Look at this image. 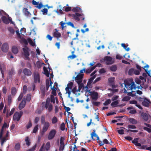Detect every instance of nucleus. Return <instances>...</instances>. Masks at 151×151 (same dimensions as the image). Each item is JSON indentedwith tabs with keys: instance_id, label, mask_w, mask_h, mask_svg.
<instances>
[{
	"instance_id": "8",
	"label": "nucleus",
	"mask_w": 151,
	"mask_h": 151,
	"mask_svg": "<svg viewBox=\"0 0 151 151\" xmlns=\"http://www.w3.org/2000/svg\"><path fill=\"white\" fill-rule=\"evenodd\" d=\"M104 60L106 61V63L107 65L112 64L114 63V61L112 60V58L109 56H106L104 58Z\"/></svg>"
},
{
	"instance_id": "18",
	"label": "nucleus",
	"mask_w": 151,
	"mask_h": 151,
	"mask_svg": "<svg viewBox=\"0 0 151 151\" xmlns=\"http://www.w3.org/2000/svg\"><path fill=\"white\" fill-rule=\"evenodd\" d=\"M91 98L93 100H97L98 98V93L97 92H95L91 96Z\"/></svg>"
},
{
	"instance_id": "64",
	"label": "nucleus",
	"mask_w": 151,
	"mask_h": 151,
	"mask_svg": "<svg viewBox=\"0 0 151 151\" xmlns=\"http://www.w3.org/2000/svg\"><path fill=\"white\" fill-rule=\"evenodd\" d=\"M43 6V5L41 3L38 4V5H36L35 7L39 9H40Z\"/></svg>"
},
{
	"instance_id": "47",
	"label": "nucleus",
	"mask_w": 151,
	"mask_h": 151,
	"mask_svg": "<svg viewBox=\"0 0 151 151\" xmlns=\"http://www.w3.org/2000/svg\"><path fill=\"white\" fill-rule=\"evenodd\" d=\"M131 98L128 96H126L124 97L123 99H122V101H129L130 100Z\"/></svg>"
},
{
	"instance_id": "45",
	"label": "nucleus",
	"mask_w": 151,
	"mask_h": 151,
	"mask_svg": "<svg viewBox=\"0 0 151 151\" xmlns=\"http://www.w3.org/2000/svg\"><path fill=\"white\" fill-rule=\"evenodd\" d=\"M66 91V93H68V97L72 99V97H70V94L71 93L72 90H65Z\"/></svg>"
},
{
	"instance_id": "29",
	"label": "nucleus",
	"mask_w": 151,
	"mask_h": 151,
	"mask_svg": "<svg viewBox=\"0 0 151 151\" xmlns=\"http://www.w3.org/2000/svg\"><path fill=\"white\" fill-rule=\"evenodd\" d=\"M50 99L49 98H47L46 100V102L45 104V107L46 109H47L50 104Z\"/></svg>"
},
{
	"instance_id": "46",
	"label": "nucleus",
	"mask_w": 151,
	"mask_h": 151,
	"mask_svg": "<svg viewBox=\"0 0 151 151\" xmlns=\"http://www.w3.org/2000/svg\"><path fill=\"white\" fill-rule=\"evenodd\" d=\"M121 46L126 51H128L130 49L129 47H127L126 46L125 44L124 43H122L121 44Z\"/></svg>"
},
{
	"instance_id": "36",
	"label": "nucleus",
	"mask_w": 151,
	"mask_h": 151,
	"mask_svg": "<svg viewBox=\"0 0 151 151\" xmlns=\"http://www.w3.org/2000/svg\"><path fill=\"white\" fill-rule=\"evenodd\" d=\"M25 141L26 142V144L27 146H29L30 145V142L29 141V139L28 137H26Z\"/></svg>"
},
{
	"instance_id": "62",
	"label": "nucleus",
	"mask_w": 151,
	"mask_h": 151,
	"mask_svg": "<svg viewBox=\"0 0 151 151\" xmlns=\"http://www.w3.org/2000/svg\"><path fill=\"white\" fill-rule=\"evenodd\" d=\"M68 25L71 26L73 28H75V27L73 23L71 22H69L66 23Z\"/></svg>"
},
{
	"instance_id": "21",
	"label": "nucleus",
	"mask_w": 151,
	"mask_h": 151,
	"mask_svg": "<svg viewBox=\"0 0 151 151\" xmlns=\"http://www.w3.org/2000/svg\"><path fill=\"white\" fill-rule=\"evenodd\" d=\"M95 130H94L93 132H92L91 134V137L93 140L95 139L93 138V137H96V139L98 140L99 139V137L96 134V133H95Z\"/></svg>"
},
{
	"instance_id": "33",
	"label": "nucleus",
	"mask_w": 151,
	"mask_h": 151,
	"mask_svg": "<svg viewBox=\"0 0 151 151\" xmlns=\"http://www.w3.org/2000/svg\"><path fill=\"white\" fill-rule=\"evenodd\" d=\"M94 69V67H92L87 69L86 70L85 72L86 73H89Z\"/></svg>"
},
{
	"instance_id": "63",
	"label": "nucleus",
	"mask_w": 151,
	"mask_h": 151,
	"mask_svg": "<svg viewBox=\"0 0 151 151\" xmlns=\"http://www.w3.org/2000/svg\"><path fill=\"white\" fill-rule=\"evenodd\" d=\"M37 145L35 144L31 148L27 150L26 151H34L36 148Z\"/></svg>"
},
{
	"instance_id": "5",
	"label": "nucleus",
	"mask_w": 151,
	"mask_h": 151,
	"mask_svg": "<svg viewBox=\"0 0 151 151\" xmlns=\"http://www.w3.org/2000/svg\"><path fill=\"white\" fill-rule=\"evenodd\" d=\"M56 133V130L55 129H52L49 132L48 137V140H51L52 139L55 137Z\"/></svg>"
},
{
	"instance_id": "28",
	"label": "nucleus",
	"mask_w": 151,
	"mask_h": 151,
	"mask_svg": "<svg viewBox=\"0 0 151 151\" xmlns=\"http://www.w3.org/2000/svg\"><path fill=\"white\" fill-rule=\"evenodd\" d=\"M129 121L131 123L133 124H136L137 123V121L135 119L132 118H130L129 119Z\"/></svg>"
},
{
	"instance_id": "40",
	"label": "nucleus",
	"mask_w": 151,
	"mask_h": 151,
	"mask_svg": "<svg viewBox=\"0 0 151 151\" xmlns=\"http://www.w3.org/2000/svg\"><path fill=\"white\" fill-rule=\"evenodd\" d=\"M7 139L6 138V137H4L2 138L1 139V145L2 146H3L4 143V142H5L7 139Z\"/></svg>"
},
{
	"instance_id": "17",
	"label": "nucleus",
	"mask_w": 151,
	"mask_h": 151,
	"mask_svg": "<svg viewBox=\"0 0 151 151\" xmlns=\"http://www.w3.org/2000/svg\"><path fill=\"white\" fill-rule=\"evenodd\" d=\"M130 83H131V88L132 89V90L133 89L135 90L137 88V87L136 86V85L135 84L134 82L132 80H130Z\"/></svg>"
},
{
	"instance_id": "23",
	"label": "nucleus",
	"mask_w": 151,
	"mask_h": 151,
	"mask_svg": "<svg viewBox=\"0 0 151 151\" xmlns=\"http://www.w3.org/2000/svg\"><path fill=\"white\" fill-rule=\"evenodd\" d=\"M73 84L72 82L68 83L67 84V86L65 88V90H72Z\"/></svg>"
},
{
	"instance_id": "2",
	"label": "nucleus",
	"mask_w": 151,
	"mask_h": 151,
	"mask_svg": "<svg viewBox=\"0 0 151 151\" xmlns=\"http://www.w3.org/2000/svg\"><path fill=\"white\" fill-rule=\"evenodd\" d=\"M71 16L75 20L78 21H79L80 20L79 18V17H81L83 20H84L85 19L84 15L83 14H80L77 13H76L75 14H72Z\"/></svg>"
},
{
	"instance_id": "42",
	"label": "nucleus",
	"mask_w": 151,
	"mask_h": 151,
	"mask_svg": "<svg viewBox=\"0 0 151 151\" xmlns=\"http://www.w3.org/2000/svg\"><path fill=\"white\" fill-rule=\"evenodd\" d=\"M38 126L39 125L37 124L34 127L33 131V133H36L37 132L38 130Z\"/></svg>"
},
{
	"instance_id": "15",
	"label": "nucleus",
	"mask_w": 151,
	"mask_h": 151,
	"mask_svg": "<svg viewBox=\"0 0 151 151\" xmlns=\"http://www.w3.org/2000/svg\"><path fill=\"white\" fill-rule=\"evenodd\" d=\"M9 49V47L7 43L4 44L1 47V50L2 51L5 52H7Z\"/></svg>"
},
{
	"instance_id": "52",
	"label": "nucleus",
	"mask_w": 151,
	"mask_h": 151,
	"mask_svg": "<svg viewBox=\"0 0 151 151\" xmlns=\"http://www.w3.org/2000/svg\"><path fill=\"white\" fill-rule=\"evenodd\" d=\"M65 125L64 123H63L60 124V129L62 131H63L65 129Z\"/></svg>"
},
{
	"instance_id": "58",
	"label": "nucleus",
	"mask_w": 151,
	"mask_h": 151,
	"mask_svg": "<svg viewBox=\"0 0 151 151\" xmlns=\"http://www.w3.org/2000/svg\"><path fill=\"white\" fill-rule=\"evenodd\" d=\"M127 127L129 129H135L136 128V127L134 125H128L127 126Z\"/></svg>"
},
{
	"instance_id": "38",
	"label": "nucleus",
	"mask_w": 151,
	"mask_h": 151,
	"mask_svg": "<svg viewBox=\"0 0 151 151\" xmlns=\"http://www.w3.org/2000/svg\"><path fill=\"white\" fill-rule=\"evenodd\" d=\"M58 121V119L55 116H54L52 119V123L55 124Z\"/></svg>"
},
{
	"instance_id": "4",
	"label": "nucleus",
	"mask_w": 151,
	"mask_h": 151,
	"mask_svg": "<svg viewBox=\"0 0 151 151\" xmlns=\"http://www.w3.org/2000/svg\"><path fill=\"white\" fill-rule=\"evenodd\" d=\"M139 99H140V101H142L141 99L143 100L142 103V105L145 107H148L150 106V104H151V101H150V99H148L146 98H145L143 99L140 97L139 98Z\"/></svg>"
},
{
	"instance_id": "12",
	"label": "nucleus",
	"mask_w": 151,
	"mask_h": 151,
	"mask_svg": "<svg viewBox=\"0 0 151 151\" xmlns=\"http://www.w3.org/2000/svg\"><path fill=\"white\" fill-rule=\"evenodd\" d=\"M26 103V100L25 98H23L22 99L21 103L19 105V109L20 110L22 109L25 106Z\"/></svg>"
},
{
	"instance_id": "48",
	"label": "nucleus",
	"mask_w": 151,
	"mask_h": 151,
	"mask_svg": "<svg viewBox=\"0 0 151 151\" xmlns=\"http://www.w3.org/2000/svg\"><path fill=\"white\" fill-rule=\"evenodd\" d=\"M41 124H43L45 122V118L44 115H42L41 116Z\"/></svg>"
},
{
	"instance_id": "3",
	"label": "nucleus",
	"mask_w": 151,
	"mask_h": 151,
	"mask_svg": "<svg viewBox=\"0 0 151 151\" xmlns=\"http://www.w3.org/2000/svg\"><path fill=\"white\" fill-rule=\"evenodd\" d=\"M43 124L42 130L41 132V134L42 135L44 134L47 131L50 126V124L48 122H46Z\"/></svg>"
},
{
	"instance_id": "19",
	"label": "nucleus",
	"mask_w": 151,
	"mask_h": 151,
	"mask_svg": "<svg viewBox=\"0 0 151 151\" xmlns=\"http://www.w3.org/2000/svg\"><path fill=\"white\" fill-rule=\"evenodd\" d=\"M8 74L10 78H12V75H14L15 74L14 70V68H12L10 70H9Z\"/></svg>"
},
{
	"instance_id": "22",
	"label": "nucleus",
	"mask_w": 151,
	"mask_h": 151,
	"mask_svg": "<svg viewBox=\"0 0 151 151\" xmlns=\"http://www.w3.org/2000/svg\"><path fill=\"white\" fill-rule=\"evenodd\" d=\"M17 91V90L14 87H13L11 89V93L12 96H14Z\"/></svg>"
},
{
	"instance_id": "51",
	"label": "nucleus",
	"mask_w": 151,
	"mask_h": 151,
	"mask_svg": "<svg viewBox=\"0 0 151 151\" xmlns=\"http://www.w3.org/2000/svg\"><path fill=\"white\" fill-rule=\"evenodd\" d=\"M32 123H31V121L29 120L28 124L26 125V128L27 129H29L32 126Z\"/></svg>"
},
{
	"instance_id": "44",
	"label": "nucleus",
	"mask_w": 151,
	"mask_h": 151,
	"mask_svg": "<svg viewBox=\"0 0 151 151\" xmlns=\"http://www.w3.org/2000/svg\"><path fill=\"white\" fill-rule=\"evenodd\" d=\"M20 146L19 144H17L15 146L14 148L16 151L19 150L20 149Z\"/></svg>"
},
{
	"instance_id": "25",
	"label": "nucleus",
	"mask_w": 151,
	"mask_h": 151,
	"mask_svg": "<svg viewBox=\"0 0 151 151\" xmlns=\"http://www.w3.org/2000/svg\"><path fill=\"white\" fill-rule=\"evenodd\" d=\"M22 11L23 12L26 16H28L30 14L29 12L28 11V9L27 8H23Z\"/></svg>"
},
{
	"instance_id": "59",
	"label": "nucleus",
	"mask_w": 151,
	"mask_h": 151,
	"mask_svg": "<svg viewBox=\"0 0 151 151\" xmlns=\"http://www.w3.org/2000/svg\"><path fill=\"white\" fill-rule=\"evenodd\" d=\"M9 127V125H8L5 122L4 123L3 125L2 126L1 129L4 130V129L5 128H8Z\"/></svg>"
},
{
	"instance_id": "10",
	"label": "nucleus",
	"mask_w": 151,
	"mask_h": 151,
	"mask_svg": "<svg viewBox=\"0 0 151 151\" xmlns=\"http://www.w3.org/2000/svg\"><path fill=\"white\" fill-rule=\"evenodd\" d=\"M125 87L128 90H132L130 80H125L124 81Z\"/></svg>"
},
{
	"instance_id": "30",
	"label": "nucleus",
	"mask_w": 151,
	"mask_h": 151,
	"mask_svg": "<svg viewBox=\"0 0 151 151\" xmlns=\"http://www.w3.org/2000/svg\"><path fill=\"white\" fill-rule=\"evenodd\" d=\"M43 70L44 72V74H45L47 77H49V73L47 69L45 67H43Z\"/></svg>"
},
{
	"instance_id": "35",
	"label": "nucleus",
	"mask_w": 151,
	"mask_h": 151,
	"mask_svg": "<svg viewBox=\"0 0 151 151\" xmlns=\"http://www.w3.org/2000/svg\"><path fill=\"white\" fill-rule=\"evenodd\" d=\"M119 102L118 100H116L112 102L111 104V106L113 107H114L116 106V105L118 104Z\"/></svg>"
},
{
	"instance_id": "54",
	"label": "nucleus",
	"mask_w": 151,
	"mask_h": 151,
	"mask_svg": "<svg viewBox=\"0 0 151 151\" xmlns=\"http://www.w3.org/2000/svg\"><path fill=\"white\" fill-rule=\"evenodd\" d=\"M27 90V87L26 85H24L23 87V93L25 94Z\"/></svg>"
},
{
	"instance_id": "24",
	"label": "nucleus",
	"mask_w": 151,
	"mask_h": 151,
	"mask_svg": "<svg viewBox=\"0 0 151 151\" xmlns=\"http://www.w3.org/2000/svg\"><path fill=\"white\" fill-rule=\"evenodd\" d=\"M72 11L73 12H81L82 10L79 7H76L73 8L72 9Z\"/></svg>"
},
{
	"instance_id": "16",
	"label": "nucleus",
	"mask_w": 151,
	"mask_h": 151,
	"mask_svg": "<svg viewBox=\"0 0 151 151\" xmlns=\"http://www.w3.org/2000/svg\"><path fill=\"white\" fill-rule=\"evenodd\" d=\"M141 116L142 119L145 121H147L149 119L150 116L146 113L142 112L141 114Z\"/></svg>"
},
{
	"instance_id": "37",
	"label": "nucleus",
	"mask_w": 151,
	"mask_h": 151,
	"mask_svg": "<svg viewBox=\"0 0 151 151\" xmlns=\"http://www.w3.org/2000/svg\"><path fill=\"white\" fill-rule=\"evenodd\" d=\"M28 41L29 44L32 46L34 47L35 46V44L33 42V41L30 38L28 39Z\"/></svg>"
},
{
	"instance_id": "14",
	"label": "nucleus",
	"mask_w": 151,
	"mask_h": 151,
	"mask_svg": "<svg viewBox=\"0 0 151 151\" xmlns=\"http://www.w3.org/2000/svg\"><path fill=\"white\" fill-rule=\"evenodd\" d=\"M53 35L54 37L58 38L61 37V34L56 29L53 30Z\"/></svg>"
},
{
	"instance_id": "56",
	"label": "nucleus",
	"mask_w": 151,
	"mask_h": 151,
	"mask_svg": "<svg viewBox=\"0 0 151 151\" xmlns=\"http://www.w3.org/2000/svg\"><path fill=\"white\" fill-rule=\"evenodd\" d=\"M4 65L3 64H0V70L1 72L4 71Z\"/></svg>"
},
{
	"instance_id": "7",
	"label": "nucleus",
	"mask_w": 151,
	"mask_h": 151,
	"mask_svg": "<svg viewBox=\"0 0 151 151\" xmlns=\"http://www.w3.org/2000/svg\"><path fill=\"white\" fill-rule=\"evenodd\" d=\"M83 77V75L78 74L75 78V80L78 84L82 82Z\"/></svg>"
},
{
	"instance_id": "13",
	"label": "nucleus",
	"mask_w": 151,
	"mask_h": 151,
	"mask_svg": "<svg viewBox=\"0 0 151 151\" xmlns=\"http://www.w3.org/2000/svg\"><path fill=\"white\" fill-rule=\"evenodd\" d=\"M28 48H23L22 50L24 53V55L26 58L27 59H29V53L28 50Z\"/></svg>"
},
{
	"instance_id": "34",
	"label": "nucleus",
	"mask_w": 151,
	"mask_h": 151,
	"mask_svg": "<svg viewBox=\"0 0 151 151\" xmlns=\"http://www.w3.org/2000/svg\"><path fill=\"white\" fill-rule=\"evenodd\" d=\"M1 19L3 22L5 24H7L8 23V22L7 19L6 17L3 16L1 17Z\"/></svg>"
},
{
	"instance_id": "55",
	"label": "nucleus",
	"mask_w": 151,
	"mask_h": 151,
	"mask_svg": "<svg viewBox=\"0 0 151 151\" xmlns=\"http://www.w3.org/2000/svg\"><path fill=\"white\" fill-rule=\"evenodd\" d=\"M50 101L51 102L53 103V104L55 103V97L52 95H51L50 96Z\"/></svg>"
},
{
	"instance_id": "31",
	"label": "nucleus",
	"mask_w": 151,
	"mask_h": 151,
	"mask_svg": "<svg viewBox=\"0 0 151 151\" xmlns=\"http://www.w3.org/2000/svg\"><path fill=\"white\" fill-rule=\"evenodd\" d=\"M12 52L14 54H17L18 52V50L17 48L15 46H13L12 48Z\"/></svg>"
},
{
	"instance_id": "61",
	"label": "nucleus",
	"mask_w": 151,
	"mask_h": 151,
	"mask_svg": "<svg viewBox=\"0 0 151 151\" xmlns=\"http://www.w3.org/2000/svg\"><path fill=\"white\" fill-rule=\"evenodd\" d=\"M143 129L144 130L147 131L149 133L151 132V129L150 128L146 127H144L143 128Z\"/></svg>"
},
{
	"instance_id": "1",
	"label": "nucleus",
	"mask_w": 151,
	"mask_h": 151,
	"mask_svg": "<svg viewBox=\"0 0 151 151\" xmlns=\"http://www.w3.org/2000/svg\"><path fill=\"white\" fill-rule=\"evenodd\" d=\"M23 114V112L22 111H20L19 112H15L13 116V120L15 122L19 121Z\"/></svg>"
},
{
	"instance_id": "41",
	"label": "nucleus",
	"mask_w": 151,
	"mask_h": 151,
	"mask_svg": "<svg viewBox=\"0 0 151 151\" xmlns=\"http://www.w3.org/2000/svg\"><path fill=\"white\" fill-rule=\"evenodd\" d=\"M50 147V143L49 142H47L45 145V149L46 150H48Z\"/></svg>"
},
{
	"instance_id": "57",
	"label": "nucleus",
	"mask_w": 151,
	"mask_h": 151,
	"mask_svg": "<svg viewBox=\"0 0 151 151\" xmlns=\"http://www.w3.org/2000/svg\"><path fill=\"white\" fill-rule=\"evenodd\" d=\"M37 67L38 68H40L42 66V63H41L39 61H38L36 63Z\"/></svg>"
},
{
	"instance_id": "6",
	"label": "nucleus",
	"mask_w": 151,
	"mask_h": 151,
	"mask_svg": "<svg viewBox=\"0 0 151 151\" xmlns=\"http://www.w3.org/2000/svg\"><path fill=\"white\" fill-rule=\"evenodd\" d=\"M34 81L35 83H40V76L39 73L37 72H34L33 73Z\"/></svg>"
},
{
	"instance_id": "43",
	"label": "nucleus",
	"mask_w": 151,
	"mask_h": 151,
	"mask_svg": "<svg viewBox=\"0 0 151 151\" xmlns=\"http://www.w3.org/2000/svg\"><path fill=\"white\" fill-rule=\"evenodd\" d=\"M31 98V95L30 94H28L27 96L26 99H25V100L28 102H29Z\"/></svg>"
},
{
	"instance_id": "60",
	"label": "nucleus",
	"mask_w": 151,
	"mask_h": 151,
	"mask_svg": "<svg viewBox=\"0 0 151 151\" xmlns=\"http://www.w3.org/2000/svg\"><path fill=\"white\" fill-rule=\"evenodd\" d=\"M65 138L63 137H61L60 139V144H64V141Z\"/></svg>"
},
{
	"instance_id": "39",
	"label": "nucleus",
	"mask_w": 151,
	"mask_h": 151,
	"mask_svg": "<svg viewBox=\"0 0 151 151\" xmlns=\"http://www.w3.org/2000/svg\"><path fill=\"white\" fill-rule=\"evenodd\" d=\"M12 102V97L10 95H8V102L9 104H10Z\"/></svg>"
},
{
	"instance_id": "26",
	"label": "nucleus",
	"mask_w": 151,
	"mask_h": 151,
	"mask_svg": "<svg viewBox=\"0 0 151 151\" xmlns=\"http://www.w3.org/2000/svg\"><path fill=\"white\" fill-rule=\"evenodd\" d=\"M147 147V145H143L142 146L141 145V148L142 149H146L147 150H150V151H151V146L149 147Z\"/></svg>"
},
{
	"instance_id": "20",
	"label": "nucleus",
	"mask_w": 151,
	"mask_h": 151,
	"mask_svg": "<svg viewBox=\"0 0 151 151\" xmlns=\"http://www.w3.org/2000/svg\"><path fill=\"white\" fill-rule=\"evenodd\" d=\"M99 143V145L100 146H101L103 145L104 144H108L109 143V142L107 139H104L103 140V142L102 141L100 140L99 142H98Z\"/></svg>"
},
{
	"instance_id": "27",
	"label": "nucleus",
	"mask_w": 151,
	"mask_h": 151,
	"mask_svg": "<svg viewBox=\"0 0 151 151\" xmlns=\"http://www.w3.org/2000/svg\"><path fill=\"white\" fill-rule=\"evenodd\" d=\"M149 65H146L144 66V69H145V72H146V73H147L148 75L149 76H150V72L149 71H148L147 70V69L149 68Z\"/></svg>"
},
{
	"instance_id": "11",
	"label": "nucleus",
	"mask_w": 151,
	"mask_h": 151,
	"mask_svg": "<svg viewBox=\"0 0 151 151\" xmlns=\"http://www.w3.org/2000/svg\"><path fill=\"white\" fill-rule=\"evenodd\" d=\"M23 72L25 76H31L32 74V72L30 70L27 68H24Z\"/></svg>"
},
{
	"instance_id": "50",
	"label": "nucleus",
	"mask_w": 151,
	"mask_h": 151,
	"mask_svg": "<svg viewBox=\"0 0 151 151\" xmlns=\"http://www.w3.org/2000/svg\"><path fill=\"white\" fill-rule=\"evenodd\" d=\"M114 80L115 78L114 77L110 78L108 79L109 82V83H112L114 81Z\"/></svg>"
},
{
	"instance_id": "9",
	"label": "nucleus",
	"mask_w": 151,
	"mask_h": 151,
	"mask_svg": "<svg viewBox=\"0 0 151 151\" xmlns=\"http://www.w3.org/2000/svg\"><path fill=\"white\" fill-rule=\"evenodd\" d=\"M136 91V93L134 91H132L131 92H127V95L129 96L134 97L136 96L135 95L136 93L139 95L141 94L142 93V92L139 90L137 91Z\"/></svg>"
},
{
	"instance_id": "49",
	"label": "nucleus",
	"mask_w": 151,
	"mask_h": 151,
	"mask_svg": "<svg viewBox=\"0 0 151 151\" xmlns=\"http://www.w3.org/2000/svg\"><path fill=\"white\" fill-rule=\"evenodd\" d=\"M40 90L42 94H45V87L43 86H41L40 87Z\"/></svg>"
},
{
	"instance_id": "32",
	"label": "nucleus",
	"mask_w": 151,
	"mask_h": 151,
	"mask_svg": "<svg viewBox=\"0 0 151 151\" xmlns=\"http://www.w3.org/2000/svg\"><path fill=\"white\" fill-rule=\"evenodd\" d=\"M117 67L116 65H112L110 68V70L113 72L117 70Z\"/></svg>"
},
{
	"instance_id": "53",
	"label": "nucleus",
	"mask_w": 151,
	"mask_h": 151,
	"mask_svg": "<svg viewBox=\"0 0 151 151\" xmlns=\"http://www.w3.org/2000/svg\"><path fill=\"white\" fill-rule=\"evenodd\" d=\"M111 101L110 99L107 100L103 104L105 106H107L111 103Z\"/></svg>"
}]
</instances>
